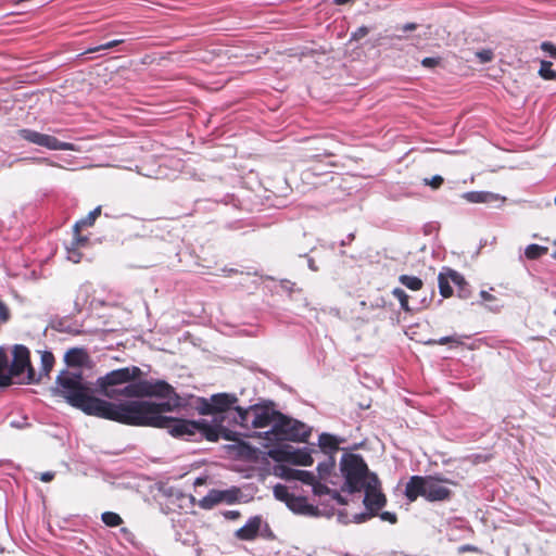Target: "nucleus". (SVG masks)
I'll return each mask as SVG.
<instances>
[{"label": "nucleus", "mask_w": 556, "mask_h": 556, "mask_svg": "<svg viewBox=\"0 0 556 556\" xmlns=\"http://www.w3.org/2000/svg\"><path fill=\"white\" fill-rule=\"evenodd\" d=\"M141 375L139 367H125L112 370L98 378V391L109 397H143L156 396L166 402L156 404L148 401H131L115 404L96 397L91 388L79 372L63 371L59 375L55 393L66 402L87 415L105 418L113 421L166 429L172 435L192 434L197 430L205 431L208 439H216L215 430L203 422H190L164 416L180 406V399L172 386L163 380H137Z\"/></svg>", "instance_id": "obj_1"}, {"label": "nucleus", "mask_w": 556, "mask_h": 556, "mask_svg": "<svg viewBox=\"0 0 556 556\" xmlns=\"http://www.w3.org/2000/svg\"><path fill=\"white\" fill-rule=\"evenodd\" d=\"M340 471L343 483L341 491L354 493L364 491L365 513L350 514L348 509L340 510L338 518L342 523H361L376 516L384 507L387 497L381 491V484L376 473L370 472L362 457L349 454L340 460Z\"/></svg>", "instance_id": "obj_2"}, {"label": "nucleus", "mask_w": 556, "mask_h": 556, "mask_svg": "<svg viewBox=\"0 0 556 556\" xmlns=\"http://www.w3.org/2000/svg\"><path fill=\"white\" fill-rule=\"evenodd\" d=\"M237 402V396L228 393L215 394L211 397L210 401L204 402V405L201 409L202 414H213L216 415V417L214 418L213 425L208 424L205 420H202L201 422L205 424L208 428L215 430L216 439H208L205 431H203L202 429L197 430V432L192 434H181L180 437H193L199 433L203 435L206 440L212 442L218 441L219 438L230 441H239L235 432L228 430L222 425V421H224L227 418L231 419L235 422V409L236 407H239L238 405H236ZM189 421L192 422L191 420Z\"/></svg>", "instance_id": "obj_3"}, {"label": "nucleus", "mask_w": 556, "mask_h": 556, "mask_svg": "<svg viewBox=\"0 0 556 556\" xmlns=\"http://www.w3.org/2000/svg\"><path fill=\"white\" fill-rule=\"evenodd\" d=\"M333 467V463H325L318 466V478L309 471L291 469L285 466H278L275 468V473L285 479L300 480L303 483L312 485L315 495H330L331 498L337 501L340 505H346L348 501L337 491L330 490L324 482H329L332 485H339L338 481L330 479V468Z\"/></svg>", "instance_id": "obj_4"}, {"label": "nucleus", "mask_w": 556, "mask_h": 556, "mask_svg": "<svg viewBox=\"0 0 556 556\" xmlns=\"http://www.w3.org/2000/svg\"><path fill=\"white\" fill-rule=\"evenodd\" d=\"M450 485L455 483L435 476H414L406 484L405 494L412 502L418 496H424L431 502L444 501L451 496Z\"/></svg>", "instance_id": "obj_5"}, {"label": "nucleus", "mask_w": 556, "mask_h": 556, "mask_svg": "<svg viewBox=\"0 0 556 556\" xmlns=\"http://www.w3.org/2000/svg\"><path fill=\"white\" fill-rule=\"evenodd\" d=\"M18 378L21 382H33L34 370L30 367L29 351L23 345H15L13 349L12 364H8V357L0 350V386H7L12 378Z\"/></svg>", "instance_id": "obj_6"}, {"label": "nucleus", "mask_w": 556, "mask_h": 556, "mask_svg": "<svg viewBox=\"0 0 556 556\" xmlns=\"http://www.w3.org/2000/svg\"><path fill=\"white\" fill-rule=\"evenodd\" d=\"M235 414V424H239L244 428H249L250 425L253 428L270 427L269 431H275L280 415L274 408L262 405L250 406L247 409L236 407Z\"/></svg>", "instance_id": "obj_7"}, {"label": "nucleus", "mask_w": 556, "mask_h": 556, "mask_svg": "<svg viewBox=\"0 0 556 556\" xmlns=\"http://www.w3.org/2000/svg\"><path fill=\"white\" fill-rule=\"evenodd\" d=\"M309 435V428L294 419H289L283 415H279L275 431H266L265 440L267 441H304Z\"/></svg>", "instance_id": "obj_8"}, {"label": "nucleus", "mask_w": 556, "mask_h": 556, "mask_svg": "<svg viewBox=\"0 0 556 556\" xmlns=\"http://www.w3.org/2000/svg\"><path fill=\"white\" fill-rule=\"evenodd\" d=\"M268 456L278 463H290L300 466L313 464L311 454L305 448H295L289 444H281L270 448Z\"/></svg>", "instance_id": "obj_9"}, {"label": "nucleus", "mask_w": 556, "mask_h": 556, "mask_svg": "<svg viewBox=\"0 0 556 556\" xmlns=\"http://www.w3.org/2000/svg\"><path fill=\"white\" fill-rule=\"evenodd\" d=\"M16 134L18 138L49 150L79 151L73 143L62 142L53 136L41 134L29 128L18 129Z\"/></svg>", "instance_id": "obj_10"}, {"label": "nucleus", "mask_w": 556, "mask_h": 556, "mask_svg": "<svg viewBox=\"0 0 556 556\" xmlns=\"http://www.w3.org/2000/svg\"><path fill=\"white\" fill-rule=\"evenodd\" d=\"M462 198L469 203H504L505 198L489 191H470L462 194Z\"/></svg>", "instance_id": "obj_11"}, {"label": "nucleus", "mask_w": 556, "mask_h": 556, "mask_svg": "<svg viewBox=\"0 0 556 556\" xmlns=\"http://www.w3.org/2000/svg\"><path fill=\"white\" fill-rule=\"evenodd\" d=\"M261 521L260 517L250 518L243 527L236 531V536L244 541L255 539L260 531Z\"/></svg>", "instance_id": "obj_12"}, {"label": "nucleus", "mask_w": 556, "mask_h": 556, "mask_svg": "<svg viewBox=\"0 0 556 556\" xmlns=\"http://www.w3.org/2000/svg\"><path fill=\"white\" fill-rule=\"evenodd\" d=\"M100 213H101V207L98 206L93 211H91L85 218H81L74 225V231L76 233L75 241H76L77 245L79 243L86 241L85 238L78 237L80 229L84 227L92 226L93 223L96 222L97 217L100 215Z\"/></svg>", "instance_id": "obj_13"}, {"label": "nucleus", "mask_w": 556, "mask_h": 556, "mask_svg": "<svg viewBox=\"0 0 556 556\" xmlns=\"http://www.w3.org/2000/svg\"><path fill=\"white\" fill-rule=\"evenodd\" d=\"M87 358V353L83 349L78 348L68 350L64 355V359L70 366H81L86 363Z\"/></svg>", "instance_id": "obj_14"}, {"label": "nucleus", "mask_w": 556, "mask_h": 556, "mask_svg": "<svg viewBox=\"0 0 556 556\" xmlns=\"http://www.w3.org/2000/svg\"><path fill=\"white\" fill-rule=\"evenodd\" d=\"M438 280L441 295L444 298H450L453 294V289L450 286V282L452 281L448 276V268L439 274Z\"/></svg>", "instance_id": "obj_15"}, {"label": "nucleus", "mask_w": 556, "mask_h": 556, "mask_svg": "<svg viewBox=\"0 0 556 556\" xmlns=\"http://www.w3.org/2000/svg\"><path fill=\"white\" fill-rule=\"evenodd\" d=\"M287 506L293 510L294 513L300 514H311L313 511V506L308 505L303 498L292 496Z\"/></svg>", "instance_id": "obj_16"}, {"label": "nucleus", "mask_w": 556, "mask_h": 556, "mask_svg": "<svg viewBox=\"0 0 556 556\" xmlns=\"http://www.w3.org/2000/svg\"><path fill=\"white\" fill-rule=\"evenodd\" d=\"M220 503V490H212L200 501V506L210 509Z\"/></svg>", "instance_id": "obj_17"}, {"label": "nucleus", "mask_w": 556, "mask_h": 556, "mask_svg": "<svg viewBox=\"0 0 556 556\" xmlns=\"http://www.w3.org/2000/svg\"><path fill=\"white\" fill-rule=\"evenodd\" d=\"M400 281L402 285L414 291H417L422 287L421 279L415 276L402 275L400 277Z\"/></svg>", "instance_id": "obj_18"}, {"label": "nucleus", "mask_w": 556, "mask_h": 556, "mask_svg": "<svg viewBox=\"0 0 556 556\" xmlns=\"http://www.w3.org/2000/svg\"><path fill=\"white\" fill-rule=\"evenodd\" d=\"M339 441L336 437L323 433L319 437V445L323 448H330V450H337L338 448Z\"/></svg>", "instance_id": "obj_19"}, {"label": "nucleus", "mask_w": 556, "mask_h": 556, "mask_svg": "<svg viewBox=\"0 0 556 556\" xmlns=\"http://www.w3.org/2000/svg\"><path fill=\"white\" fill-rule=\"evenodd\" d=\"M240 491L237 488L220 491V503L232 504L238 501Z\"/></svg>", "instance_id": "obj_20"}, {"label": "nucleus", "mask_w": 556, "mask_h": 556, "mask_svg": "<svg viewBox=\"0 0 556 556\" xmlns=\"http://www.w3.org/2000/svg\"><path fill=\"white\" fill-rule=\"evenodd\" d=\"M547 252V248L538 244H530L526 248L525 255L530 260H535Z\"/></svg>", "instance_id": "obj_21"}, {"label": "nucleus", "mask_w": 556, "mask_h": 556, "mask_svg": "<svg viewBox=\"0 0 556 556\" xmlns=\"http://www.w3.org/2000/svg\"><path fill=\"white\" fill-rule=\"evenodd\" d=\"M274 495L277 500L288 504L293 495H291L287 486L278 484L274 488Z\"/></svg>", "instance_id": "obj_22"}, {"label": "nucleus", "mask_w": 556, "mask_h": 556, "mask_svg": "<svg viewBox=\"0 0 556 556\" xmlns=\"http://www.w3.org/2000/svg\"><path fill=\"white\" fill-rule=\"evenodd\" d=\"M102 521L109 527H116L122 523V518L115 513L106 511L102 514Z\"/></svg>", "instance_id": "obj_23"}, {"label": "nucleus", "mask_w": 556, "mask_h": 556, "mask_svg": "<svg viewBox=\"0 0 556 556\" xmlns=\"http://www.w3.org/2000/svg\"><path fill=\"white\" fill-rule=\"evenodd\" d=\"M539 73L545 79H554L556 77V72L552 70V63L548 61L541 62Z\"/></svg>", "instance_id": "obj_24"}, {"label": "nucleus", "mask_w": 556, "mask_h": 556, "mask_svg": "<svg viewBox=\"0 0 556 556\" xmlns=\"http://www.w3.org/2000/svg\"><path fill=\"white\" fill-rule=\"evenodd\" d=\"M393 295L400 301L401 307L405 311H409L408 296L404 290L396 288L393 290Z\"/></svg>", "instance_id": "obj_25"}, {"label": "nucleus", "mask_w": 556, "mask_h": 556, "mask_svg": "<svg viewBox=\"0 0 556 556\" xmlns=\"http://www.w3.org/2000/svg\"><path fill=\"white\" fill-rule=\"evenodd\" d=\"M327 167H328V165H325V164H316L312 168H309L306 172H304L303 175H304V177L306 179L309 178V174H313V175H324V174L328 173Z\"/></svg>", "instance_id": "obj_26"}, {"label": "nucleus", "mask_w": 556, "mask_h": 556, "mask_svg": "<svg viewBox=\"0 0 556 556\" xmlns=\"http://www.w3.org/2000/svg\"><path fill=\"white\" fill-rule=\"evenodd\" d=\"M41 362H42L45 374L47 375L48 371L52 368V365H53V362H54V357H53V355L51 353L45 352L41 355Z\"/></svg>", "instance_id": "obj_27"}, {"label": "nucleus", "mask_w": 556, "mask_h": 556, "mask_svg": "<svg viewBox=\"0 0 556 556\" xmlns=\"http://www.w3.org/2000/svg\"><path fill=\"white\" fill-rule=\"evenodd\" d=\"M427 343L428 344H435L437 343V344H441V345L447 344V343H453V344L458 345L462 342H460L459 338H457V337H443V338L439 339L438 341L430 340Z\"/></svg>", "instance_id": "obj_28"}, {"label": "nucleus", "mask_w": 556, "mask_h": 556, "mask_svg": "<svg viewBox=\"0 0 556 556\" xmlns=\"http://www.w3.org/2000/svg\"><path fill=\"white\" fill-rule=\"evenodd\" d=\"M424 181L427 186H430L432 189L435 190V189H439L443 185L444 179L442 176L435 175L430 179H428V178L424 179Z\"/></svg>", "instance_id": "obj_29"}, {"label": "nucleus", "mask_w": 556, "mask_h": 556, "mask_svg": "<svg viewBox=\"0 0 556 556\" xmlns=\"http://www.w3.org/2000/svg\"><path fill=\"white\" fill-rule=\"evenodd\" d=\"M480 63H488L493 60V52L490 49L481 50L476 53Z\"/></svg>", "instance_id": "obj_30"}, {"label": "nucleus", "mask_w": 556, "mask_h": 556, "mask_svg": "<svg viewBox=\"0 0 556 556\" xmlns=\"http://www.w3.org/2000/svg\"><path fill=\"white\" fill-rule=\"evenodd\" d=\"M448 276L451 278V281L454 285L458 286L459 288H462L466 283L464 277L459 273H457L453 269L448 268Z\"/></svg>", "instance_id": "obj_31"}, {"label": "nucleus", "mask_w": 556, "mask_h": 556, "mask_svg": "<svg viewBox=\"0 0 556 556\" xmlns=\"http://www.w3.org/2000/svg\"><path fill=\"white\" fill-rule=\"evenodd\" d=\"M123 40L122 39H117V40H112L105 45H101L99 47H94V48H91V49H88L86 52L87 53H93V52H97V51H100V50H105V49H111L119 43H122Z\"/></svg>", "instance_id": "obj_32"}, {"label": "nucleus", "mask_w": 556, "mask_h": 556, "mask_svg": "<svg viewBox=\"0 0 556 556\" xmlns=\"http://www.w3.org/2000/svg\"><path fill=\"white\" fill-rule=\"evenodd\" d=\"M541 49L548 53L549 56H552L553 59H556V46H554L552 42L549 41H544L541 43Z\"/></svg>", "instance_id": "obj_33"}, {"label": "nucleus", "mask_w": 556, "mask_h": 556, "mask_svg": "<svg viewBox=\"0 0 556 556\" xmlns=\"http://www.w3.org/2000/svg\"><path fill=\"white\" fill-rule=\"evenodd\" d=\"M368 33L369 29L366 26H362L352 34V39L359 40L364 38Z\"/></svg>", "instance_id": "obj_34"}, {"label": "nucleus", "mask_w": 556, "mask_h": 556, "mask_svg": "<svg viewBox=\"0 0 556 556\" xmlns=\"http://www.w3.org/2000/svg\"><path fill=\"white\" fill-rule=\"evenodd\" d=\"M380 518L383 520V521H388L390 523H395L396 522V515L393 514V513H390V511H384L380 515Z\"/></svg>", "instance_id": "obj_35"}, {"label": "nucleus", "mask_w": 556, "mask_h": 556, "mask_svg": "<svg viewBox=\"0 0 556 556\" xmlns=\"http://www.w3.org/2000/svg\"><path fill=\"white\" fill-rule=\"evenodd\" d=\"M8 319L9 309L2 302H0V323H5Z\"/></svg>", "instance_id": "obj_36"}, {"label": "nucleus", "mask_w": 556, "mask_h": 556, "mask_svg": "<svg viewBox=\"0 0 556 556\" xmlns=\"http://www.w3.org/2000/svg\"><path fill=\"white\" fill-rule=\"evenodd\" d=\"M421 64L425 67H434V66H437L439 64V61H438V59H434V58H425L421 61Z\"/></svg>", "instance_id": "obj_37"}, {"label": "nucleus", "mask_w": 556, "mask_h": 556, "mask_svg": "<svg viewBox=\"0 0 556 556\" xmlns=\"http://www.w3.org/2000/svg\"><path fill=\"white\" fill-rule=\"evenodd\" d=\"M53 478L54 473L50 471L40 475V480L43 482H50Z\"/></svg>", "instance_id": "obj_38"}, {"label": "nucleus", "mask_w": 556, "mask_h": 556, "mask_svg": "<svg viewBox=\"0 0 556 556\" xmlns=\"http://www.w3.org/2000/svg\"><path fill=\"white\" fill-rule=\"evenodd\" d=\"M79 257L80 255L75 250L68 251V260L73 261L74 263H77L79 262Z\"/></svg>", "instance_id": "obj_39"}, {"label": "nucleus", "mask_w": 556, "mask_h": 556, "mask_svg": "<svg viewBox=\"0 0 556 556\" xmlns=\"http://www.w3.org/2000/svg\"><path fill=\"white\" fill-rule=\"evenodd\" d=\"M224 516L228 519H237L240 516V513L237 510H227Z\"/></svg>", "instance_id": "obj_40"}, {"label": "nucleus", "mask_w": 556, "mask_h": 556, "mask_svg": "<svg viewBox=\"0 0 556 556\" xmlns=\"http://www.w3.org/2000/svg\"><path fill=\"white\" fill-rule=\"evenodd\" d=\"M481 298L484 300V301H492L493 300V295L490 294L489 292L486 291H481L480 293Z\"/></svg>", "instance_id": "obj_41"}, {"label": "nucleus", "mask_w": 556, "mask_h": 556, "mask_svg": "<svg viewBox=\"0 0 556 556\" xmlns=\"http://www.w3.org/2000/svg\"><path fill=\"white\" fill-rule=\"evenodd\" d=\"M415 29H416V24H414V23H408V24L403 26V30L404 31H412V30H415Z\"/></svg>", "instance_id": "obj_42"}, {"label": "nucleus", "mask_w": 556, "mask_h": 556, "mask_svg": "<svg viewBox=\"0 0 556 556\" xmlns=\"http://www.w3.org/2000/svg\"><path fill=\"white\" fill-rule=\"evenodd\" d=\"M37 161L42 162V163H47L49 165H54L53 163H50L48 159H37Z\"/></svg>", "instance_id": "obj_43"}, {"label": "nucleus", "mask_w": 556, "mask_h": 556, "mask_svg": "<svg viewBox=\"0 0 556 556\" xmlns=\"http://www.w3.org/2000/svg\"><path fill=\"white\" fill-rule=\"evenodd\" d=\"M553 256L556 258V252L553 254Z\"/></svg>", "instance_id": "obj_44"}]
</instances>
